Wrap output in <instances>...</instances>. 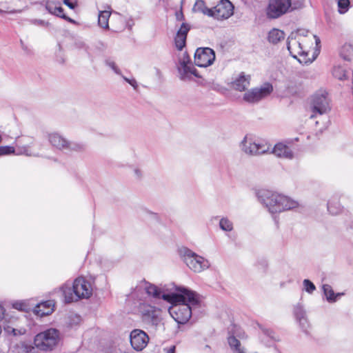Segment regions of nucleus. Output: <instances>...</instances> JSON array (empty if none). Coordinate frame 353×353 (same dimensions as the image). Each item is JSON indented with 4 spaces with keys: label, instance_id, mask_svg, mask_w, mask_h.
Wrapping results in <instances>:
<instances>
[{
    "label": "nucleus",
    "instance_id": "obj_1",
    "mask_svg": "<svg viewBox=\"0 0 353 353\" xmlns=\"http://www.w3.org/2000/svg\"><path fill=\"white\" fill-rule=\"evenodd\" d=\"M171 285L172 288L167 285H156L145 280L141 281L139 283V287L153 299H162L169 303H176L188 297L191 303H196V301L194 298V294L191 290L183 286L177 287L174 284H171Z\"/></svg>",
    "mask_w": 353,
    "mask_h": 353
},
{
    "label": "nucleus",
    "instance_id": "obj_2",
    "mask_svg": "<svg viewBox=\"0 0 353 353\" xmlns=\"http://www.w3.org/2000/svg\"><path fill=\"white\" fill-rule=\"evenodd\" d=\"M257 197L259 201L272 214L292 210L301 206L299 201L268 190L259 191Z\"/></svg>",
    "mask_w": 353,
    "mask_h": 353
},
{
    "label": "nucleus",
    "instance_id": "obj_3",
    "mask_svg": "<svg viewBox=\"0 0 353 353\" xmlns=\"http://www.w3.org/2000/svg\"><path fill=\"white\" fill-rule=\"evenodd\" d=\"M313 41L318 46L320 39L316 35H311L310 42L304 38H294L293 34L288 39L287 48L290 54L302 64L311 63L316 57H310L308 52L313 45Z\"/></svg>",
    "mask_w": 353,
    "mask_h": 353
},
{
    "label": "nucleus",
    "instance_id": "obj_4",
    "mask_svg": "<svg viewBox=\"0 0 353 353\" xmlns=\"http://www.w3.org/2000/svg\"><path fill=\"white\" fill-rule=\"evenodd\" d=\"M64 301L70 303L81 299H88L92 294L90 283L83 277L77 278L73 283L67 281L61 288Z\"/></svg>",
    "mask_w": 353,
    "mask_h": 353
},
{
    "label": "nucleus",
    "instance_id": "obj_5",
    "mask_svg": "<svg viewBox=\"0 0 353 353\" xmlns=\"http://www.w3.org/2000/svg\"><path fill=\"white\" fill-rule=\"evenodd\" d=\"M192 292L196 303H191L188 297H185L183 301L172 303L173 305L168 310L170 316L179 324L186 323L192 316V308L199 304L198 294L192 290Z\"/></svg>",
    "mask_w": 353,
    "mask_h": 353
},
{
    "label": "nucleus",
    "instance_id": "obj_6",
    "mask_svg": "<svg viewBox=\"0 0 353 353\" xmlns=\"http://www.w3.org/2000/svg\"><path fill=\"white\" fill-rule=\"evenodd\" d=\"M34 140L29 137H19L15 141V147L6 146L0 148L1 154H9L14 153L17 155H26L30 157H38L39 154L34 150Z\"/></svg>",
    "mask_w": 353,
    "mask_h": 353
},
{
    "label": "nucleus",
    "instance_id": "obj_7",
    "mask_svg": "<svg viewBox=\"0 0 353 353\" xmlns=\"http://www.w3.org/2000/svg\"><path fill=\"white\" fill-rule=\"evenodd\" d=\"M196 5L203 14L218 20L228 19L233 14L234 7L229 0H221L211 8H207L202 0L197 1Z\"/></svg>",
    "mask_w": 353,
    "mask_h": 353
},
{
    "label": "nucleus",
    "instance_id": "obj_8",
    "mask_svg": "<svg viewBox=\"0 0 353 353\" xmlns=\"http://www.w3.org/2000/svg\"><path fill=\"white\" fill-rule=\"evenodd\" d=\"M59 332L54 328H50L38 333L34 338V345L39 350H52L59 341Z\"/></svg>",
    "mask_w": 353,
    "mask_h": 353
},
{
    "label": "nucleus",
    "instance_id": "obj_9",
    "mask_svg": "<svg viewBox=\"0 0 353 353\" xmlns=\"http://www.w3.org/2000/svg\"><path fill=\"white\" fill-rule=\"evenodd\" d=\"M241 149L246 154L258 156L268 153L270 150V145L264 140L251 135H246L241 142Z\"/></svg>",
    "mask_w": 353,
    "mask_h": 353
},
{
    "label": "nucleus",
    "instance_id": "obj_10",
    "mask_svg": "<svg viewBox=\"0 0 353 353\" xmlns=\"http://www.w3.org/2000/svg\"><path fill=\"white\" fill-rule=\"evenodd\" d=\"M180 254L188 267L194 272H201L210 267L208 260L188 248H183Z\"/></svg>",
    "mask_w": 353,
    "mask_h": 353
},
{
    "label": "nucleus",
    "instance_id": "obj_11",
    "mask_svg": "<svg viewBox=\"0 0 353 353\" xmlns=\"http://www.w3.org/2000/svg\"><path fill=\"white\" fill-rule=\"evenodd\" d=\"M48 139L50 145L59 150L82 151L85 145L80 143L70 141L58 132H51L48 134Z\"/></svg>",
    "mask_w": 353,
    "mask_h": 353
},
{
    "label": "nucleus",
    "instance_id": "obj_12",
    "mask_svg": "<svg viewBox=\"0 0 353 353\" xmlns=\"http://www.w3.org/2000/svg\"><path fill=\"white\" fill-rule=\"evenodd\" d=\"M273 91V87L270 83H265L260 87H256L247 91L243 95V100L249 103H258L269 96Z\"/></svg>",
    "mask_w": 353,
    "mask_h": 353
},
{
    "label": "nucleus",
    "instance_id": "obj_13",
    "mask_svg": "<svg viewBox=\"0 0 353 353\" xmlns=\"http://www.w3.org/2000/svg\"><path fill=\"white\" fill-rule=\"evenodd\" d=\"M139 312L144 322L157 326L161 322L160 310L156 307L141 303L138 307Z\"/></svg>",
    "mask_w": 353,
    "mask_h": 353
},
{
    "label": "nucleus",
    "instance_id": "obj_14",
    "mask_svg": "<svg viewBox=\"0 0 353 353\" xmlns=\"http://www.w3.org/2000/svg\"><path fill=\"white\" fill-rule=\"evenodd\" d=\"M312 114L310 118L327 114L330 110V101L326 93L316 94L312 97L311 102Z\"/></svg>",
    "mask_w": 353,
    "mask_h": 353
},
{
    "label": "nucleus",
    "instance_id": "obj_15",
    "mask_svg": "<svg viewBox=\"0 0 353 353\" xmlns=\"http://www.w3.org/2000/svg\"><path fill=\"white\" fill-rule=\"evenodd\" d=\"M289 0H269L266 10L267 15L270 19H276L292 10Z\"/></svg>",
    "mask_w": 353,
    "mask_h": 353
},
{
    "label": "nucleus",
    "instance_id": "obj_16",
    "mask_svg": "<svg viewBox=\"0 0 353 353\" xmlns=\"http://www.w3.org/2000/svg\"><path fill=\"white\" fill-rule=\"evenodd\" d=\"M295 141H299L298 137L288 139L284 141L279 142L275 144L271 152L279 158L292 159L294 157L292 147Z\"/></svg>",
    "mask_w": 353,
    "mask_h": 353
},
{
    "label": "nucleus",
    "instance_id": "obj_17",
    "mask_svg": "<svg viewBox=\"0 0 353 353\" xmlns=\"http://www.w3.org/2000/svg\"><path fill=\"white\" fill-rule=\"evenodd\" d=\"M215 54L210 48H199L194 53V63L199 67H207L213 63Z\"/></svg>",
    "mask_w": 353,
    "mask_h": 353
},
{
    "label": "nucleus",
    "instance_id": "obj_18",
    "mask_svg": "<svg viewBox=\"0 0 353 353\" xmlns=\"http://www.w3.org/2000/svg\"><path fill=\"white\" fill-rule=\"evenodd\" d=\"M230 336L228 338V344L234 353H246L244 347L241 345L240 341L237 337L242 339L244 337V332L241 328L235 325L229 330Z\"/></svg>",
    "mask_w": 353,
    "mask_h": 353
},
{
    "label": "nucleus",
    "instance_id": "obj_19",
    "mask_svg": "<svg viewBox=\"0 0 353 353\" xmlns=\"http://www.w3.org/2000/svg\"><path fill=\"white\" fill-rule=\"evenodd\" d=\"M130 343L136 351L143 350L148 343L149 336L143 330L135 329L130 334Z\"/></svg>",
    "mask_w": 353,
    "mask_h": 353
},
{
    "label": "nucleus",
    "instance_id": "obj_20",
    "mask_svg": "<svg viewBox=\"0 0 353 353\" xmlns=\"http://www.w3.org/2000/svg\"><path fill=\"white\" fill-rule=\"evenodd\" d=\"M250 75L241 72L232 77L230 83L231 88L235 90L243 92L250 85Z\"/></svg>",
    "mask_w": 353,
    "mask_h": 353
},
{
    "label": "nucleus",
    "instance_id": "obj_21",
    "mask_svg": "<svg viewBox=\"0 0 353 353\" xmlns=\"http://www.w3.org/2000/svg\"><path fill=\"white\" fill-rule=\"evenodd\" d=\"M176 68L179 74V78L183 81L190 80L192 76L198 78L201 77L192 63L184 65H176Z\"/></svg>",
    "mask_w": 353,
    "mask_h": 353
},
{
    "label": "nucleus",
    "instance_id": "obj_22",
    "mask_svg": "<svg viewBox=\"0 0 353 353\" xmlns=\"http://www.w3.org/2000/svg\"><path fill=\"white\" fill-rule=\"evenodd\" d=\"M190 29V26L186 23H183L176 32L174 37V43L178 50H182L185 46L188 33Z\"/></svg>",
    "mask_w": 353,
    "mask_h": 353
},
{
    "label": "nucleus",
    "instance_id": "obj_23",
    "mask_svg": "<svg viewBox=\"0 0 353 353\" xmlns=\"http://www.w3.org/2000/svg\"><path fill=\"white\" fill-rule=\"evenodd\" d=\"M54 307V302L52 300H48L44 302L38 303L34 308L33 312L37 316H43L50 314Z\"/></svg>",
    "mask_w": 353,
    "mask_h": 353
},
{
    "label": "nucleus",
    "instance_id": "obj_24",
    "mask_svg": "<svg viewBox=\"0 0 353 353\" xmlns=\"http://www.w3.org/2000/svg\"><path fill=\"white\" fill-rule=\"evenodd\" d=\"M46 10L51 14H54L57 17H59L62 19H65L66 21L75 23V21L70 17H68L63 13V9L60 6L59 2L50 1L48 2L46 6Z\"/></svg>",
    "mask_w": 353,
    "mask_h": 353
},
{
    "label": "nucleus",
    "instance_id": "obj_25",
    "mask_svg": "<svg viewBox=\"0 0 353 353\" xmlns=\"http://www.w3.org/2000/svg\"><path fill=\"white\" fill-rule=\"evenodd\" d=\"M322 288L323 294L329 303L336 302L337 299L343 294V293H334L332 288L328 284L323 285Z\"/></svg>",
    "mask_w": 353,
    "mask_h": 353
},
{
    "label": "nucleus",
    "instance_id": "obj_26",
    "mask_svg": "<svg viewBox=\"0 0 353 353\" xmlns=\"http://www.w3.org/2000/svg\"><path fill=\"white\" fill-rule=\"evenodd\" d=\"M109 10H105L99 11L98 15V24L99 26L104 29H108L109 24L108 21L111 15V9L109 7Z\"/></svg>",
    "mask_w": 353,
    "mask_h": 353
},
{
    "label": "nucleus",
    "instance_id": "obj_27",
    "mask_svg": "<svg viewBox=\"0 0 353 353\" xmlns=\"http://www.w3.org/2000/svg\"><path fill=\"white\" fill-rule=\"evenodd\" d=\"M285 38V33L283 31L273 28L271 30L268 36V40L270 43L273 44H276L279 41H281L282 39H284Z\"/></svg>",
    "mask_w": 353,
    "mask_h": 353
},
{
    "label": "nucleus",
    "instance_id": "obj_28",
    "mask_svg": "<svg viewBox=\"0 0 353 353\" xmlns=\"http://www.w3.org/2000/svg\"><path fill=\"white\" fill-rule=\"evenodd\" d=\"M327 210L333 215H336L342 211V206L337 201L336 198H332L327 202Z\"/></svg>",
    "mask_w": 353,
    "mask_h": 353
},
{
    "label": "nucleus",
    "instance_id": "obj_29",
    "mask_svg": "<svg viewBox=\"0 0 353 353\" xmlns=\"http://www.w3.org/2000/svg\"><path fill=\"white\" fill-rule=\"evenodd\" d=\"M332 75L339 80H344L347 78L345 69L341 65H335L332 69Z\"/></svg>",
    "mask_w": 353,
    "mask_h": 353
},
{
    "label": "nucleus",
    "instance_id": "obj_30",
    "mask_svg": "<svg viewBox=\"0 0 353 353\" xmlns=\"http://www.w3.org/2000/svg\"><path fill=\"white\" fill-rule=\"evenodd\" d=\"M220 228L226 232H230L233 230V223L228 218L223 217L219 221Z\"/></svg>",
    "mask_w": 353,
    "mask_h": 353
},
{
    "label": "nucleus",
    "instance_id": "obj_31",
    "mask_svg": "<svg viewBox=\"0 0 353 353\" xmlns=\"http://www.w3.org/2000/svg\"><path fill=\"white\" fill-rule=\"evenodd\" d=\"M294 315L295 316L296 320L299 319H302L303 317L306 316L305 310L303 308V306L301 303H297L294 307Z\"/></svg>",
    "mask_w": 353,
    "mask_h": 353
},
{
    "label": "nucleus",
    "instance_id": "obj_32",
    "mask_svg": "<svg viewBox=\"0 0 353 353\" xmlns=\"http://www.w3.org/2000/svg\"><path fill=\"white\" fill-rule=\"evenodd\" d=\"M311 35H314L313 34H309L307 30L301 29L298 30L296 32L295 35H293L294 38H304L306 39L307 42H310Z\"/></svg>",
    "mask_w": 353,
    "mask_h": 353
},
{
    "label": "nucleus",
    "instance_id": "obj_33",
    "mask_svg": "<svg viewBox=\"0 0 353 353\" xmlns=\"http://www.w3.org/2000/svg\"><path fill=\"white\" fill-rule=\"evenodd\" d=\"M350 0H338L339 12L341 14L345 13L350 7Z\"/></svg>",
    "mask_w": 353,
    "mask_h": 353
},
{
    "label": "nucleus",
    "instance_id": "obj_34",
    "mask_svg": "<svg viewBox=\"0 0 353 353\" xmlns=\"http://www.w3.org/2000/svg\"><path fill=\"white\" fill-rule=\"evenodd\" d=\"M303 284L304 287V290H305L309 294L313 293V292L316 290L314 284L309 279H304L303 281Z\"/></svg>",
    "mask_w": 353,
    "mask_h": 353
},
{
    "label": "nucleus",
    "instance_id": "obj_35",
    "mask_svg": "<svg viewBox=\"0 0 353 353\" xmlns=\"http://www.w3.org/2000/svg\"><path fill=\"white\" fill-rule=\"evenodd\" d=\"M105 63L107 66L110 67L117 74L121 75V70L117 67L115 62L111 59H106Z\"/></svg>",
    "mask_w": 353,
    "mask_h": 353
},
{
    "label": "nucleus",
    "instance_id": "obj_36",
    "mask_svg": "<svg viewBox=\"0 0 353 353\" xmlns=\"http://www.w3.org/2000/svg\"><path fill=\"white\" fill-rule=\"evenodd\" d=\"M296 321L299 323L300 327L301 330L307 333V330L310 327V323L308 322L307 316H304L302 319H299L296 320Z\"/></svg>",
    "mask_w": 353,
    "mask_h": 353
},
{
    "label": "nucleus",
    "instance_id": "obj_37",
    "mask_svg": "<svg viewBox=\"0 0 353 353\" xmlns=\"http://www.w3.org/2000/svg\"><path fill=\"white\" fill-rule=\"evenodd\" d=\"M187 63H192V61L187 52H184L181 56L179 57L177 65H184Z\"/></svg>",
    "mask_w": 353,
    "mask_h": 353
},
{
    "label": "nucleus",
    "instance_id": "obj_38",
    "mask_svg": "<svg viewBox=\"0 0 353 353\" xmlns=\"http://www.w3.org/2000/svg\"><path fill=\"white\" fill-rule=\"evenodd\" d=\"M291 4L292 10H296L301 8L303 5L304 0H289Z\"/></svg>",
    "mask_w": 353,
    "mask_h": 353
},
{
    "label": "nucleus",
    "instance_id": "obj_39",
    "mask_svg": "<svg viewBox=\"0 0 353 353\" xmlns=\"http://www.w3.org/2000/svg\"><path fill=\"white\" fill-rule=\"evenodd\" d=\"M21 347L23 348V353H32V351L34 349L33 346L26 343H21Z\"/></svg>",
    "mask_w": 353,
    "mask_h": 353
},
{
    "label": "nucleus",
    "instance_id": "obj_40",
    "mask_svg": "<svg viewBox=\"0 0 353 353\" xmlns=\"http://www.w3.org/2000/svg\"><path fill=\"white\" fill-rule=\"evenodd\" d=\"M122 77L127 83H128L131 86H132L134 90L137 89L138 84L134 79H130L124 76H122Z\"/></svg>",
    "mask_w": 353,
    "mask_h": 353
},
{
    "label": "nucleus",
    "instance_id": "obj_41",
    "mask_svg": "<svg viewBox=\"0 0 353 353\" xmlns=\"http://www.w3.org/2000/svg\"><path fill=\"white\" fill-rule=\"evenodd\" d=\"M74 45V47L77 49H85V44L84 41L81 39L75 40Z\"/></svg>",
    "mask_w": 353,
    "mask_h": 353
},
{
    "label": "nucleus",
    "instance_id": "obj_42",
    "mask_svg": "<svg viewBox=\"0 0 353 353\" xmlns=\"http://www.w3.org/2000/svg\"><path fill=\"white\" fill-rule=\"evenodd\" d=\"M63 3L70 9H74L77 6L76 2L71 1L70 0H63Z\"/></svg>",
    "mask_w": 353,
    "mask_h": 353
},
{
    "label": "nucleus",
    "instance_id": "obj_43",
    "mask_svg": "<svg viewBox=\"0 0 353 353\" xmlns=\"http://www.w3.org/2000/svg\"><path fill=\"white\" fill-rule=\"evenodd\" d=\"M263 331L264 334H266L268 336H269L270 338H271L272 339H275L274 332L272 330L264 329V330H263Z\"/></svg>",
    "mask_w": 353,
    "mask_h": 353
},
{
    "label": "nucleus",
    "instance_id": "obj_44",
    "mask_svg": "<svg viewBox=\"0 0 353 353\" xmlns=\"http://www.w3.org/2000/svg\"><path fill=\"white\" fill-rule=\"evenodd\" d=\"M134 173L137 179H140L143 176L142 171L139 168H135L134 170Z\"/></svg>",
    "mask_w": 353,
    "mask_h": 353
},
{
    "label": "nucleus",
    "instance_id": "obj_45",
    "mask_svg": "<svg viewBox=\"0 0 353 353\" xmlns=\"http://www.w3.org/2000/svg\"><path fill=\"white\" fill-rule=\"evenodd\" d=\"M164 352L165 353H175L176 350V346L175 345H171L168 347H165L163 349Z\"/></svg>",
    "mask_w": 353,
    "mask_h": 353
},
{
    "label": "nucleus",
    "instance_id": "obj_46",
    "mask_svg": "<svg viewBox=\"0 0 353 353\" xmlns=\"http://www.w3.org/2000/svg\"><path fill=\"white\" fill-rule=\"evenodd\" d=\"M5 317V309L0 305V323L3 320Z\"/></svg>",
    "mask_w": 353,
    "mask_h": 353
},
{
    "label": "nucleus",
    "instance_id": "obj_47",
    "mask_svg": "<svg viewBox=\"0 0 353 353\" xmlns=\"http://www.w3.org/2000/svg\"><path fill=\"white\" fill-rule=\"evenodd\" d=\"M32 23L33 24L38 25V26H44V24L46 23L45 21H43L42 20H38V19L32 20Z\"/></svg>",
    "mask_w": 353,
    "mask_h": 353
},
{
    "label": "nucleus",
    "instance_id": "obj_48",
    "mask_svg": "<svg viewBox=\"0 0 353 353\" xmlns=\"http://www.w3.org/2000/svg\"><path fill=\"white\" fill-rule=\"evenodd\" d=\"M14 307L18 310H23V303H15L13 305Z\"/></svg>",
    "mask_w": 353,
    "mask_h": 353
},
{
    "label": "nucleus",
    "instance_id": "obj_49",
    "mask_svg": "<svg viewBox=\"0 0 353 353\" xmlns=\"http://www.w3.org/2000/svg\"><path fill=\"white\" fill-rule=\"evenodd\" d=\"M58 61H59L60 63H63V62L65 61V60H64V58H63V57L58 58Z\"/></svg>",
    "mask_w": 353,
    "mask_h": 353
},
{
    "label": "nucleus",
    "instance_id": "obj_50",
    "mask_svg": "<svg viewBox=\"0 0 353 353\" xmlns=\"http://www.w3.org/2000/svg\"><path fill=\"white\" fill-rule=\"evenodd\" d=\"M176 18H177V19H180L183 18L182 13H181L180 14H176Z\"/></svg>",
    "mask_w": 353,
    "mask_h": 353
},
{
    "label": "nucleus",
    "instance_id": "obj_51",
    "mask_svg": "<svg viewBox=\"0 0 353 353\" xmlns=\"http://www.w3.org/2000/svg\"><path fill=\"white\" fill-rule=\"evenodd\" d=\"M274 221L276 222V223L278 224V221L276 220V218L274 217Z\"/></svg>",
    "mask_w": 353,
    "mask_h": 353
},
{
    "label": "nucleus",
    "instance_id": "obj_52",
    "mask_svg": "<svg viewBox=\"0 0 353 353\" xmlns=\"http://www.w3.org/2000/svg\"><path fill=\"white\" fill-rule=\"evenodd\" d=\"M15 12H16V11H14V10L10 12V13H15Z\"/></svg>",
    "mask_w": 353,
    "mask_h": 353
},
{
    "label": "nucleus",
    "instance_id": "obj_53",
    "mask_svg": "<svg viewBox=\"0 0 353 353\" xmlns=\"http://www.w3.org/2000/svg\"><path fill=\"white\" fill-rule=\"evenodd\" d=\"M13 332H14V334L15 335L16 333H15V330L14 329H13Z\"/></svg>",
    "mask_w": 353,
    "mask_h": 353
},
{
    "label": "nucleus",
    "instance_id": "obj_54",
    "mask_svg": "<svg viewBox=\"0 0 353 353\" xmlns=\"http://www.w3.org/2000/svg\"><path fill=\"white\" fill-rule=\"evenodd\" d=\"M3 12V10H0V13H1V12Z\"/></svg>",
    "mask_w": 353,
    "mask_h": 353
}]
</instances>
